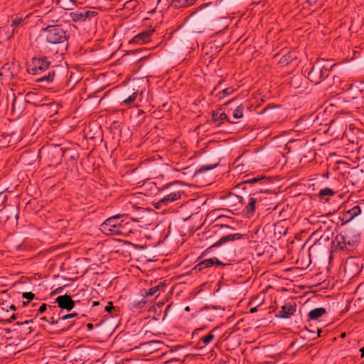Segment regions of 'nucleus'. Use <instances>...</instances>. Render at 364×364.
Instances as JSON below:
<instances>
[{"mask_svg":"<svg viewBox=\"0 0 364 364\" xmlns=\"http://www.w3.org/2000/svg\"><path fill=\"white\" fill-rule=\"evenodd\" d=\"M41 37L53 55H63L68 47L70 33L65 25L49 24L41 29Z\"/></svg>","mask_w":364,"mask_h":364,"instance_id":"f257e3e1","label":"nucleus"},{"mask_svg":"<svg viewBox=\"0 0 364 364\" xmlns=\"http://www.w3.org/2000/svg\"><path fill=\"white\" fill-rule=\"evenodd\" d=\"M133 221L127 215H115L106 219L100 227L107 235L128 236L132 232Z\"/></svg>","mask_w":364,"mask_h":364,"instance_id":"f03ea898","label":"nucleus"},{"mask_svg":"<svg viewBox=\"0 0 364 364\" xmlns=\"http://www.w3.org/2000/svg\"><path fill=\"white\" fill-rule=\"evenodd\" d=\"M50 62L46 57L33 58L31 63L27 65V71L31 75H40L48 70L47 74L43 75L36 81L49 84L54 81L55 77L54 67L50 68Z\"/></svg>","mask_w":364,"mask_h":364,"instance_id":"7ed1b4c3","label":"nucleus"},{"mask_svg":"<svg viewBox=\"0 0 364 364\" xmlns=\"http://www.w3.org/2000/svg\"><path fill=\"white\" fill-rule=\"evenodd\" d=\"M334 65H330L329 62L324 59H318L314 63H310V68L304 70L307 73L308 79L314 85H318L329 76Z\"/></svg>","mask_w":364,"mask_h":364,"instance_id":"20e7f679","label":"nucleus"},{"mask_svg":"<svg viewBox=\"0 0 364 364\" xmlns=\"http://www.w3.org/2000/svg\"><path fill=\"white\" fill-rule=\"evenodd\" d=\"M336 240L339 245L353 247L359 242L360 235L355 230L349 229L338 234Z\"/></svg>","mask_w":364,"mask_h":364,"instance_id":"39448f33","label":"nucleus"},{"mask_svg":"<svg viewBox=\"0 0 364 364\" xmlns=\"http://www.w3.org/2000/svg\"><path fill=\"white\" fill-rule=\"evenodd\" d=\"M262 192L261 189L259 192H255L252 194H250L248 198V201L245 203L243 200L242 197H238L239 202L243 205H245V208L243 209V212L246 217L251 218L254 215L256 210V204L259 202L261 200V197L259 194Z\"/></svg>","mask_w":364,"mask_h":364,"instance_id":"423d86ee","label":"nucleus"},{"mask_svg":"<svg viewBox=\"0 0 364 364\" xmlns=\"http://www.w3.org/2000/svg\"><path fill=\"white\" fill-rule=\"evenodd\" d=\"M245 237V235H242L240 233H235V234H229L225 236H223L219 240L215 242L213 245L210 246L209 247L206 248L200 255L198 260L202 259L205 256L209 255L212 252L213 248L219 247L220 245L230 241H235L240 239H243Z\"/></svg>","mask_w":364,"mask_h":364,"instance_id":"0eeeda50","label":"nucleus"},{"mask_svg":"<svg viewBox=\"0 0 364 364\" xmlns=\"http://www.w3.org/2000/svg\"><path fill=\"white\" fill-rule=\"evenodd\" d=\"M218 308L215 306H204L198 311V316L202 320L207 321H213L215 320V318L216 317L215 311Z\"/></svg>","mask_w":364,"mask_h":364,"instance_id":"6e6552de","label":"nucleus"},{"mask_svg":"<svg viewBox=\"0 0 364 364\" xmlns=\"http://www.w3.org/2000/svg\"><path fill=\"white\" fill-rule=\"evenodd\" d=\"M97 13L94 11L81 10L70 13V17L73 21H84L95 17Z\"/></svg>","mask_w":364,"mask_h":364,"instance_id":"1a4fd4ad","label":"nucleus"},{"mask_svg":"<svg viewBox=\"0 0 364 364\" xmlns=\"http://www.w3.org/2000/svg\"><path fill=\"white\" fill-rule=\"evenodd\" d=\"M184 193V191H169L166 196L159 200L158 204L161 206L167 205L169 203L178 200Z\"/></svg>","mask_w":364,"mask_h":364,"instance_id":"9d476101","label":"nucleus"},{"mask_svg":"<svg viewBox=\"0 0 364 364\" xmlns=\"http://www.w3.org/2000/svg\"><path fill=\"white\" fill-rule=\"evenodd\" d=\"M213 265L225 266V264H223L217 257H213L200 261L198 264L195 266L194 269L198 272H202L205 269L211 267Z\"/></svg>","mask_w":364,"mask_h":364,"instance_id":"9b49d317","label":"nucleus"},{"mask_svg":"<svg viewBox=\"0 0 364 364\" xmlns=\"http://www.w3.org/2000/svg\"><path fill=\"white\" fill-rule=\"evenodd\" d=\"M55 303L58 304L60 308L67 311H71L75 306V301L68 294L58 296L55 299Z\"/></svg>","mask_w":364,"mask_h":364,"instance_id":"f8f14e48","label":"nucleus"},{"mask_svg":"<svg viewBox=\"0 0 364 364\" xmlns=\"http://www.w3.org/2000/svg\"><path fill=\"white\" fill-rule=\"evenodd\" d=\"M361 213V208L359 205H355L352 208L345 211L343 213V217L341 218L342 223L341 225H346L347 223L351 221L356 216Z\"/></svg>","mask_w":364,"mask_h":364,"instance_id":"ddd939ff","label":"nucleus"},{"mask_svg":"<svg viewBox=\"0 0 364 364\" xmlns=\"http://www.w3.org/2000/svg\"><path fill=\"white\" fill-rule=\"evenodd\" d=\"M221 110L222 109H218L216 110H213L212 112V122L213 123L217 124V127H219L225 121L228 122L230 124L233 123L230 120L229 117H228L225 112H220Z\"/></svg>","mask_w":364,"mask_h":364,"instance_id":"4468645a","label":"nucleus"},{"mask_svg":"<svg viewBox=\"0 0 364 364\" xmlns=\"http://www.w3.org/2000/svg\"><path fill=\"white\" fill-rule=\"evenodd\" d=\"M296 312V305L291 304H286L282 306L281 310L277 314V317L282 318H289Z\"/></svg>","mask_w":364,"mask_h":364,"instance_id":"2eb2a0df","label":"nucleus"},{"mask_svg":"<svg viewBox=\"0 0 364 364\" xmlns=\"http://www.w3.org/2000/svg\"><path fill=\"white\" fill-rule=\"evenodd\" d=\"M153 33L154 30H147L146 31L141 32L135 36L130 42L138 44L146 43L151 41V36Z\"/></svg>","mask_w":364,"mask_h":364,"instance_id":"dca6fc26","label":"nucleus"},{"mask_svg":"<svg viewBox=\"0 0 364 364\" xmlns=\"http://www.w3.org/2000/svg\"><path fill=\"white\" fill-rule=\"evenodd\" d=\"M77 316H78V314H77L75 312L63 315L60 317V319L63 320V321L65 320H68V321L67 323H64V326L60 328V331L65 332V331L70 330L71 328H73L75 324V321L73 320V318L77 317Z\"/></svg>","mask_w":364,"mask_h":364,"instance_id":"f3484780","label":"nucleus"},{"mask_svg":"<svg viewBox=\"0 0 364 364\" xmlns=\"http://www.w3.org/2000/svg\"><path fill=\"white\" fill-rule=\"evenodd\" d=\"M326 309L323 307H318L310 311L308 314L309 321H315L324 314H326Z\"/></svg>","mask_w":364,"mask_h":364,"instance_id":"a211bd4d","label":"nucleus"},{"mask_svg":"<svg viewBox=\"0 0 364 364\" xmlns=\"http://www.w3.org/2000/svg\"><path fill=\"white\" fill-rule=\"evenodd\" d=\"M218 328H214L211 331H210L207 335L200 338L198 341V345L200 348H204L207 345H208L215 338L214 331H215Z\"/></svg>","mask_w":364,"mask_h":364,"instance_id":"6ab92c4d","label":"nucleus"},{"mask_svg":"<svg viewBox=\"0 0 364 364\" xmlns=\"http://www.w3.org/2000/svg\"><path fill=\"white\" fill-rule=\"evenodd\" d=\"M197 0H172L171 6L175 9H181L192 6Z\"/></svg>","mask_w":364,"mask_h":364,"instance_id":"aec40b11","label":"nucleus"},{"mask_svg":"<svg viewBox=\"0 0 364 364\" xmlns=\"http://www.w3.org/2000/svg\"><path fill=\"white\" fill-rule=\"evenodd\" d=\"M12 64L5 63L0 70V75L10 78L14 76V72L11 70Z\"/></svg>","mask_w":364,"mask_h":364,"instance_id":"412c9836","label":"nucleus"},{"mask_svg":"<svg viewBox=\"0 0 364 364\" xmlns=\"http://www.w3.org/2000/svg\"><path fill=\"white\" fill-rule=\"evenodd\" d=\"M182 185V182L179 181H175L174 182L168 183L164 186L163 190H167L168 193H169V191H183V189L178 188V186H181Z\"/></svg>","mask_w":364,"mask_h":364,"instance_id":"4be33fe9","label":"nucleus"},{"mask_svg":"<svg viewBox=\"0 0 364 364\" xmlns=\"http://www.w3.org/2000/svg\"><path fill=\"white\" fill-rule=\"evenodd\" d=\"M18 318H20V320L18 321L16 323V325H23V324L28 325V324L32 323L34 322V320H33V319H31V320H23L22 316L19 315L18 313L13 314L12 316L10 318V321H15V320H16Z\"/></svg>","mask_w":364,"mask_h":364,"instance_id":"5701e85b","label":"nucleus"},{"mask_svg":"<svg viewBox=\"0 0 364 364\" xmlns=\"http://www.w3.org/2000/svg\"><path fill=\"white\" fill-rule=\"evenodd\" d=\"M61 314H62V311H60L58 313V318H55L54 316H50L48 319V322L50 323V324L58 326L59 331H60V328L62 326H64V323H63V320L60 319V317L62 316Z\"/></svg>","mask_w":364,"mask_h":364,"instance_id":"b1692460","label":"nucleus"},{"mask_svg":"<svg viewBox=\"0 0 364 364\" xmlns=\"http://www.w3.org/2000/svg\"><path fill=\"white\" fill-rule=\"evenodd\" d=\"M165 285L161 282L159 284L151 287L149 291H145L146 297L154 296L156 292H158L161 288H164Z\"/></svg>","mask_w":364,"mask_h":364,"instance_id":"393cba45","label":"nucleus"},{"mask_svg":"<svg viewBox=\"0 0 364 364\" xmlns=\"http://www.w3.org/2000/svg\"><path fill=\"white\" fill-rule=\"evenodd\" d=\"M293 57L291 56V53H289L284 55H283L279 61V63L282 65V66H287L293 60Z\"/></svg>","mask_w":364,"mask_h":364,"instance_id":"a878e982","label":"nucleus"},{"mask_svg":"<svg viewBox=\"0 0 364 364\" xmlns=\"http://www.w3.org/2000/svg\"><path fill=\"white\" fill-rule=\"evenodd\" d=\"M301 77L299 76H294L290 81V85L294 89H299L301 87Z\"/></svg>","mask_w":364,"mask_h":364,"instance_id":"bb28decb","label":"nucleus"},{"mask_svg":"<svg viewBox=\"0 0 364 364\" xmlns=\"http://www.w3.org/2000/svg\"><path fill=\"white\" fill-rule=\"evenodd\" d=\"M218 166V164H208L200 166L198 170L196 171V173H202L207 171H210Z\"/></svg>","mask_w":364,"mask_h":364,"instance_id":"cd10ccee","label":"nucleus"},{"mask_svg":"<svg viewBox=\"0 0 364 364\" xmlns=\"http://www.w3.org/2000/svg\"><path fill=\"white\" fill-rule=\"evenodd\" d=\"M266 180V177L264 176H256V177H252V178H247L245 181H244V183H250V184H254V183H258L259 181H265Z\"/></svg>","mask_w":364,"mask_h":364,"instance_id":"c85d7f7f","label":"nucleus"},{"mask_svg":"<svg viewBox=\"0 0 364 364\" xmlns=\"http://www.w3.org/2000/svg\"><path fill=\"white\" fill-rule=\"evenodd\" d=\"M244 106L243 105H238L233 111V117L235 119H240L243 117Z\"/></svg>","mask_w":364,"mask_h":364,"instance_id":"c756f323","label":"nucleus"},{"mask_svg":"<svg viewBox=\"0 0 364 364\" xmlns=\"http://www.w3.org/2000/svg\"><path fill=\"white\" fill-rule=\"evenodd\" d=\"M234 90H235L232 87H227L225 89H223L221 92H220L218 95V97L220 99H223L232 94L234 92Z\"/></svg>","mask_w":364,"mask_h":364,"instance_id":"7c9ffc66","label":"nucleus"},{"mask_svg":"<svg viewBox=\"0 0 364 364\" xmlns=\"http://www.w3.org/2000/svg\"><path fill=\"white\" fill-rule=\"evenodd\" d=\"M138 5H139L138 1L129 0L124 4V8L125 9L132 10V9H134L135 8H136L138 6Z\"/></svg>","mask_w":364,"mask_h":364,"instance_id":"2f4dec72","label":"nucleus"},{"mask_svg":"<svg viewBox=\"0 0 364 364\" xmlns=\"http://www.w3.org/2000/svg\"><path fill=\"white\" fill-rule=\"evenodd\" d=\"M148 299H146V297L145 296L144 298H143L141 300H140L139 301H134L133 304H132V306L133 308L134 309H143L146 304L148 302Z\"/></svg>","mask_w":364,"mask_h":364,"instance_id":"473e14b6","label":"nucleus"},{"mask_svg":"<svg viewBox=\"0 0 364 364\" xmlns=\"http://www.w3.org/2000/svg\"><path fill=\"white\" fill-rule=\"evenodd\" d=\"M335 192L331 188H326L320 190L318 193L321 198H323L325 196H333Z\"/></svg>","mask_w":364,"mask_h":364,"instance_id":"72a5a7b5","label":"nucleus"},{"mask_svg":"<svg viewBox=\"0 0 364 364\" xmlns=\"http://www.w3.org/2000/svg\"><path fill=\"white\" fill-rule=\"evenodd\" d=\"M23 21L24 19L22 17L18 16L12 19L11 26L14 28L13 33L14 32L15 28L18 26Z\"/></svg>","mask_w":364,"mask_h":364,"instance_id":"f704fd0d","label":"nucleus"},{"mask_svg":"<svg viewBox=\"0 0 364 364\" xmlns=\"http://www.w3.org/2000/svg\"><path fill=\"white\" fill-rule=\"evenodd\" d=\"M137 97V93L134 92L132 95H130L129 97L124 99L122 102L124 105H131L132 102H134Z\"/></svg>","mask_w":364,"mask_h":364,"instance_id":"c9c22d12","label":"nucleus"},{"mask_svg":"<svg viewBox=\"0 0 364 364\" xmlns=\"http://www.w3.org/2000/svg\"><path fill=\"white\" fill-rule=\"evenodd\" d=\"M105 310L109 314H112V311H114V314H116L117 311L116 307L113 306V303L112 301L107 303V306L105 307Z\"/></svg>","mask_w":364,"mask_h":364,"instance_id":"e433bc0d","label":"nucleus"},{"mask_svg":"<svg viewBox=\"0 0 364 364\" xmlns=\"http://www.w3.org/2000/svg\"><path fill=\"white\" fill-rule=\"evenodd\" d=\"M43 0H25V3L31 6H36L43 3Z\"/></svg>","mask_w":364,"mask_h":364,"instance_id":"4c0bfd02","label":"nucleus"},{"mask_svg":"<svg viewBox=\"0 0 364 364\" xmlns=\"http://www.w3.org/2000/svg\"><path fill=\"white\" fill-rule=\"evenodd\" d=\"M22 297L26 299L27 301H31L35 297V294L31 291L23 292L22 294Z\"/></svg>","mask_w":364,"mask_h":364,"instance_id":"58836bf2","label":"nucleus"},{"mask_svg":"<svg viewBox=\"0 0 364 364\" xmlns=\"http://www.w3.org/2000/svg\"><path fill=\"white\" fill-rule=\"evenodd\" d=\"M305 330H306V331H309L310 333H315L316 332H317L316 337L313 338V339H316V338L320 337L321 336V333L322 332V330L320 328H317L316 330H310L307 327H306Z\"/></svg>","mask_w":364,"mask_h":364,"instance_id":"ea45409f","label":"nucleus"},{"mask_svg":"<svg viewBox=\"0 0 364 364\" xmlns=\"http://www.w3.org/2000/svg\"><path fill=\"white\" fill-rule=\"evenodd\" d=\"M7 200V196L6 195H4L2 193H0V207L6 203Z\"/></svg>","mask_w":364,"mask_h":364,"instance_id":"a19ab883","label":"nucleus"},{"mask_svg":"<svg viewBox=\"0 0 364 364\" xmlns=\"http://www.w3.org/2000/svg\"><path fill=\"white\" fill-rule=\"evenodd\" d=\"M47 310V305L46 304H42L38 309V313L43 314Z\"/></svg>","mask_w":364,"mask_h":364,"instance_id":"79ce46f5","label":"nucleus"},{"mask_svg":"<svg viewBox=\"0 0 364 364\" xmlns=\"http://www.w3.org/2000/svg\"><path fill=\"white\" fill-rule=\"evenodd\" d=\"M273 107H275V106H274V105H271V104H269V105H267V106H266V107L262 109V111H261V112H260V114H263V113H264L265 112H267L269 109H270V108H273Z\"/></svg>","mask_w":364,"mask_h":364,"instance_id":"37998d69","label":"nucleus"},{"mask_svg":"<svg viewBox=\"0 0 364 364\" xmlns=\"http://www.w3.org/2000/svg\"><path fill=\"white\" fill-rule=\"evenodd\" d=\"M77 158H78L77 154H74L70 156V160L73 161L74 163H76Z\"/></svg>","mask_w":364,"mask_h":364,"instance_id":"c03bdc74","label":"nucleus"},{"mask_svg":"<svg viewBox=\"0 0 364 364\" xmlns=\"http://www.w3.org/2000/svg\"><path fill=\"white\" fill-rule=\"evenodd\" d=\"M259 305L257 306H255V307H252L250 309V313L251 314H254L255 312L257 311V308Z\"/></svg>","mask_w":364,"mask_h":364,"instance_id":"a18cd8bd","label":"nucleus"},{"mask_svg":"<svg viewBox=\"0 0 364 364\" xmlns=\"http://www.w3.org/2000/svg\"><path fill=\"white\" fill-rule=\"evenodd\" d=\"M318 1V0H306V4H309V5H314L315 4L316 2Z\"/></svg>","mask_w":364,"mask_h":364,"instance_id":"49530a36","label":"nucleus"},{"mask_svg":"<svg viewBox=\"0 0 364 364\" xmlns=\"http://www.w3.org/2000/svg\"><path fill=\"white\" fill-rule=\"evenodd\" d=\"M215 364H226V361L223 359L216 360Z\"/></svg>","mask_w":364,"mask_h":364,"instance_id":"de8ad7c7","label":"nucleus"},{"mask_svg":"<svg viewBox=\"0 0 364 364\" xmlns=\"http://www.w3.org/2000/svg\"><path fill=\"white\" fill-rule=\"evenodd\" d=\"M62 289H63L62 287H58L55 291H52L50 294L53 295V294L59 293V292H60L62 291Z\"/></svg>","mask_w":364,"mask_h":364,"instance_id":"09e8293b","label":"nucleus"},{"mask_svg":"<svg viewBox=\"0 0 364 364\" xmlns=\"http://www.w3.org/2000/svg\"><path fill=\"white\" fill-rule=\"evenodd\" d=\"M9 309L11 310V311H16V307L15 305L14 304H11L10 306H9Z\"/></svg>","mask_w":364,"mask_h":364,"instance_id":"8fccbe9b","label":"nucleus"},{"mask_svg":"<svg viewBox=\"0 0 364 364\" xmlns=\"http://www.w3.org/2000/svg\"><path fill=\"white\" fill-rule=\"evenodd\" d=\"M87 327L88 329L91 330V329L93 328V324L89 323L87 324Z\"/></svg>","mask_w":364,"mask_h":364,"instance_id":"3c124183","label":"nucleus"},{"mask_svg":"<svg viewBox=\"0 0 364 364\" xmlns=\"http://www.w3.org/2000/svg\"><path fill=\"white\" fill-rule=\"evenodd\" d=\"M23 245L22 244H19L16 246V249L18 250H21L23 249Z\"/></svg>","mask_w":364,"mask_h":364,"instance_id":"603ef678","label":"nucleus"},{"mask_svg":"<svg viewBox=\"0 0 364 364\" xmlns=\"http://www.w3.org/2000/svg\"><path fill=\"white\" fill-rule=\"evenodd\" d=\"M48 318L47 317H41L39 318L40 321H47L48 322Z\"/></svg>","mask_w":364,"mask_h":364,"instance_id":"864d4df0","label":"nucleus"},{"mask_svg":"<svg viewBox=\"0 0 364 364\" xmlns=\"http://www.w3.org/2000/svg\"><path fill=\"white\" fill-rule=\"evenodd\" d=\"M100 305V301H93L92 302V306H96Z\"/></svg>","mask_w":364,"mask_h":364,"instance_id":"5fc2aeb1","label":"nucleus"},{"mask_svg":"<svg viewBox=\"0 0 364 364\" xmlns=\"http://www.w3.org/2000/svg\"><path fill=\"white\" fill-rule=\"evenodd\" d=\"M29 302H30V301H23V302H22V306H27V305L28 304V303H29Z\"/></svg>","mask_w":364,"mask_h":364,"instance_id":"6e6d98bb","label":"nucleus"},{"mask_svg":"<svg viewBox=\"0 0 364 364\" xmlns=\"http://www.w3.org/2000/svg\"><path fill=\"white\" fill-rule=\"evenodd\" d=\"M360 350L361 352V357H364V346Z\"/></svg>","mask_w":364,"mask_h":364,"instance_id":"4d7b16f0","label":"nucleus"},{"mask_svg":"<svg viewBox=\"0 0 364 364\" xmlns=\"http://www.w3.org/2000/svg\"><path fill=\"white\" fill-rule=\"evenodd\" d=\"M28 333H31L32 331H33V328H32V327H31V326H29V327L28 328Z\"/></svg>","mask_w":364,"mask_h":364,"instance_id":"13d9d810","label":"nucleus"},{"mask_svg":"<svg viewBox=\"0 0 364 364\" xmlns=\"http://www.w3.org/2000/svg\"><path fill=\"white\" fill-rule=\"evenodd\" d=\"M190 310H191L190 306H186V307L185 308V311H190Z\"/></svg>","mask_w":364,"mask_h":364,"instance_id":"bf43d9fd","label":"nucleus"},{"mask_svg":"<svg viewBox=\"0 0 364 364\" xmlns=\"http://www.w3.org/2000/svg\"><path fill=\"white\" fill-rule=\"evenodd\" d=\"M55 308V306H48V309H49L50 311H52Z\"/></svg>","mask_w":364,"mask_h":364,"instance_id":"052dcab7","label":"nucleus"},{"mask_svg":"<svg viewBox=\"0 0 364 364\" xmlns=\"http://www.w3.org/2000/svg\"><path fill=\"white\" fill-rule=\"evenodd\" d=\"M223 227H224V228H230V226H229V225H222V228H223Z\"/></svg>","mask_w":364,"mask_h":364,"instance_id":"680f3d73","label":"nucleus"},{"mask_svg":"<svg viewBox=\"0 0 364 364\" xmlns=\"http://www.w3.org/2000/svg\"><path fill=\"white\" fill-rule=\"evenodd\" d=\"M218 86L215 87L213 90V92L217 89Z\"/></svg>","mask_w":364,"mask_h":364,"instance_id":"e2e57ef3","label":"nucleus"},{"mask_svg":"<svg viewBox=\"0 0 364 364\" xmlns=\"http://www.w3.org/2000/svg\"><path fill=\"white\" fill-rule=\"evenodd\" d=\"M221 83H222V81H220L218 86H219Z\"/></svg>","mask_w":364,"mask_h":364,"instance_id":"0e129e2a","label":"nucleus"},{"mask_svg":"<svg viewBox=\"0 0 364 364\" xmlns=\"http://www.w3.org/2000/svg\"><path fill=\"white\" fill-rule=\"evenodd\" d=\"M64 321H65V322H66L65 323H68V320H65Z\"/></svg>","mask_w":364,"mask_h":364,"instance_id":"69168bd1","label":"nucleus"}]
</instances>
